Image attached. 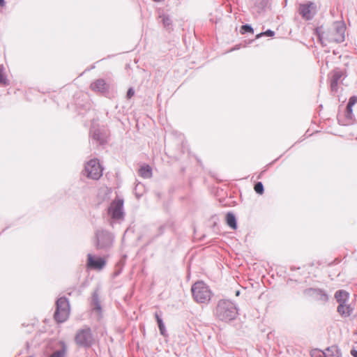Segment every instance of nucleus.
I'll list each match as a JSON object with an SVG mask.
<instances>
[{
  "instance_id": "obj_19",
  "label": "nucleus",
  "mask_w": 357,
  "mask_h": 357,
  "mask_svg": "<svg viewBox=\"0 0 357 357\" xmlns=\"http://www.w3.org/2000/svg\"><path fill=\"white\" fill-rule=\"evenodd\" d=\"M139 175L144 178H150L152 174L151 168L149 166H142L139 171Z\"/></svg>"
},
{
  "instance_id": "obj_6",
  "label": "nucleus",
  "mask_w": 357,
  "mask_h": 357,
  "mask_svg": "<svg viewBox=\"0 0 357 357\" xmlns=\"http://www.w3.org/2000/svg\"><path fill=\"white\" fill-rule=\"evenodd\" d=\"M102 167L98 160L92 159L84 167V174L89 178L97 180L102 175Z\"/></svg>"
},
{
  "instance_id": "obj_30",
  "label": "nucleus",
  "mask_w": 357,
  "mask_h": 357,
  "mask_svg": "<svg viewBox=\"0 0 357 357\" xmlns=\"http://www.w3.org/2000/svg\"><path fill=\"white\" fill-rule=\"evenodd\" d=\"M142 188H143L142 184L138 183L136 185L135 190V193H136L137 197H139V196H140V195H138V193L137 192V190L138 189L141 190Z\"/></svg>"
},
{
  "instance_id": "obj_2",
  "label": "nucleus",
  "mask_w": 357,
  "mask_h": 357,
  "mask_svg": "<svg viewBox=\"0 0 357 357\" xmlns=\"http://www.w3.org/2000/svg\"><path fill=\"white\" fill-rule=\"evenodd\" d=\"M216 316L222 321H231L238 314L237 308L234 303L229 300H220L216 307Z\"/></svg>"
},
{
  "instance_id": "obj_15",
  "label": "nucleus",
  "mask_w": 357,
  "mask_h": 357,
  "mask_svg": "<svg viewBox=\"0 0 357 357\" xmlns=\"http://www.w3.org/2000/svg\"><path fill=\"white\" fill-rule=\"evenodd\" d=\"M352 309L349 305H347V303H340L337 307V312L343 316H349L351 313Z\"/></svg>"
},
{
  "instance_id": "obj_25",
  "label": "nucleus",
  "mask_w": 357,
  "mask_h": 357,
  "mask_svg": "<svg viewBox=\"0 0 357 357\" xmlns=\"http://www.w3.org/2000/svg\"><path fill=\"white\" fill-rule=\"evenodd\" d=\"M274 35V32L271 30H267L264 33H261L259 35H257V38L261 36H273Z\"/></svg>"
},
{
  "instance_id": "obj_24",
  "label": "nucleus",
  "mask_w": 357,
  "mask_h": 357,
  "mask_svg": "<svg viewBox=\"0 0 357 357\" xmlns=\"http://www.w3.org/2000/svg\"><path fill=\"white\" fill-rule=\"evenodd\" d=\"M160 17L162 18V23L165 27H167L171 24L172 21L168 16H166L164 15L160 16Z\"/></svg>"
},
{
  "instance_id": "obj_13",
  "label": "nucleus",
  "mask_w": 357,
  "mask_h": 357,
  "mask_svg": "<svg viewBox=\"0 0 357 357\" xmlns=\"http://www.w3.org/2000/svg\"><path fill=\"white\" fill-rule=\"evenodd\" d=\"M342 73L339 70H335L332 73V77L331 81V88L333 91H337L339 79L342 77Z\"/></svg>"
},
{
  "instance_id": "obj_21",
  "label": "nucleus",
  "mask_w": 357,
  "mask_h": 357,
  "mask_svg": "<svg viewBox=\"0 0 357 357\" xmlns=\"http://www.w3.org/2000/svg\"><path fill=\"white\" fill-rule=\"evenodd\" d=\"M155 318H156V320H157V322H158V327H159L160 333L162 335H165V325H164V324L162 322V319L158 316V314H155Z\"/></svg>"
},
{
  "instance_id": "obj_9",
  "label": "nucleus",
  "mask_w": 357,
  "mask_h": 357,
  "mask_svg": "<svg viewBox=\"0 0 357 357\" xmlns=\"http://www.w3.org/2000/svg\"><path fill=\"white\" fill-rule=\"evenodd\" d=\"M75 342L83 347H89L93 342V337L89 328L80 330L75 336Z\"/></svg>"
},
{
  "instance_id": "obj_31",
  "label": "nucleus",
  "mask_w": 357,
  "mask_h": 357,
  "mask_svg": "<svg viewBox=\"0 0 357 357\" xmlns=\"http://www.w3.org/2000/svg\"><path fill=\"white\" fill-rule=\"evenodd\" d=\"M351 354L354 357H357V351H356V350H351Z\"/></svg>"
},
{
  "instance_id": "obj_12",
  "label": "nucleus",
  "mask_w": 357,
  "mask_h": 357,
  "mask_svg": "<svg viewBox=\"0 0 357 357\" xmlns=\"http://www.w3.org/2000/svg\"><path fill=\"white\" fill-rule=\"evenodd\" d=\"M90 87L91 90L100 93L106 91L108 89L107 84H106L105 81L102 79H99L94 81L91 84Z\"/></svg>"
},
{
  "instance_id": "obj_33",
  "label": "nucleus",
  "mask_w": 357,
  "mask_h": 357,
  "mask_svg": "<svg viewBox=\"0 0 357 357\" xmlns=\"http://www.w3.org/2000/svg\"><path fill=\"white\" fill-rule=\"evenodd\" d=\"M154 1H157V2H159V1H161L162 0H153Z\"/></svg>"
},
{
  "instance_id": "obj_20",
  "label": "nucleus",
  "mask_w": 357,
  "mask_h": 357,
  "mask_svg": "<svg viewBox=\"0 0 357 357\" xmlns=\"http://www.w3.org/2000/svg\"><path fill=\"white\" fill-rule=\"evenodd\" d=\"M66 347L63 343H62V349L59 351H54L50 357H64L66 354Z\"/></svg>"
},
{
  "instance_id": "obj_22",
  "label": "nucleus",
  "mask_w": 357,
  "mask_h": 357,
  "mask_svg": "<svg viewBox=\"0 0 357 357\" xmlns=\"http://www.w3.org/2000/svg\"><path fill=\"white\" fill-rule=\"evenodd\" d=\"M3 67L0 65V84L7 85V79L3 72Z\"/></svg>"
},
{
  "instance_id": "obj_34",
  "label": "nucleus",
  "mask_w": 357,
  "mask_h": 357,
  "mask_svg": "<svg viewBox=\"0 0 357 357\" xmlns=\"http://www.w3.org/2000/svg\"><path fill=\"white\" fill-rule=\"evenodd\" d=\"M238 294H239V291H238L236 292V295L238 296Z\"/></svg>"
},
{
  "instance_id": "obj_11",
  "label": "nucleus",
  "mask_w": 357,
  "mask_h": 357,
  "mask_svg": "<svg viewBox=\"0 0 357 357\" xmlns=\"http://www.w3.org/2000/svg\"><path fill=\"white\" fill-rule=\"evenodd\" d=\"M87 266L90 268L101 270L105 266V261L101 257H95L91 254H89Z\"/></svg>"
},
{
  "instance_id": "obj_28",
  "label": "nucleus",
  "mask_w": 357,
  "mask_h": 357,
  "mask_svg": "<svg viewBox=\"0 0 357 357\" xmlns=\"http://www.w3.org/2000/svg\"><path fill=\"white\" fill-rule=\"evenodd\" d=\"M134 94H135L134 90L132 88L129 89L127 92L128 98H130L131 97H132L134 96Z\"/></svg>"
},
{
  "instance_id": "obj_23",
  "label": "nucleus",
  "mask_w": 357,
  "mask_h": 357,
  "mask_svg": "<svg viewBox=\"0 0 357 357\" xmlns=\"http://www.w3.org/2000/svg\"><path fill=\"white\" fill-rule=\"evenodd\" d=\"M255 190L257 193L261 195L264 192V186L261 182H258L255 185Z\"/></svg>"
},
{
  "instance_id": "obj_29",
  "label": "nucleus",
  "mask_w": 357,
  "mask_h": 357,
  "mask_svg": "<svg viewBox=\"0 0 357 357\" xmlns=\"http://www.w3.org/2000/svg\"><path fill=\"white\" fill-rule=\"evenodd\" d=\"M93 136L94 139H96L98 141H100V143H103L104 140L99 136V134L94 132Z\"/></svg>"
},
{
  "instance_id": "obj_10",
  "label": "nucleus",
  "mask_w": 357,
  "mask_h": 357,
  "mask_svg": "<svg viewBox=\"0 0 357 357\" xmlns=\"http://www.w3.org/2000/svg\"><path fill=\"white\" fill-rule=\"evenodd\" d=\"M305 294L309 297H311L314 300L321 302L323 303H325L328 301V294L325 291L321 289H307L305 290Z\"/></svg>"
},
{
  "instance_id": "obj_32",
  "label": "nucleus",
  "mask_w": 357,
  "mask_h": 357,
  "mask_svg": "<svg viewBox=\"0 0 357 357\" xmlns=\"http://www.w3.org/2000/svg\"><path fill=\"white\" fill-rule=\"evenodd\" d=\"M5 5V1L4 0H0V6H3Z\"/></svg>"
},
{
  "instance_id": "obj_4",
  "label": "nucleus",
  "mask_w": 357,
  "mask_h": 357,
  "mask_svg": "<svg viewBox=\"0 0 357 357\" xmlns=\"http://www.w3.org/2000/svg\"><path fill=\"white\" fill-rule=\"evenodd\" d=\"M108 215L114 221H121L124 218L123 199L116 197L108 208Z\"/></svg>"
},
{
  "instance_id": "obj_26",
  "label": "nucleus",
  "mask_w": 357,
  "mask_h": 357,
  "mask_svg": "<svg viewBox=\"0 0 357 357\" xmlns=\"http://www.w3.org/2000/svg\"><path fill=\"white\" fill-rule=\"evenodd\" d=\"M93 305H94L93 309L95 310H96L98 312V313H100L101 311V307H100V304L99 303V302L97 300H96L94 301Z\"/></svg>"
},
{
  "instance_id": "obj_14",
  "label": "nucleus",
  "mask_w": 357,
  "mask_h": 357,
  "mask_svg": "<svg viewBox=\"0 0 357 357\" xmlns=\"http://www.w3.org/2000/svg\"><path fill=\"white\" fill-rule=\"evenodd\" d=\"M335 298L339 304L347 303L349 299V294L344 290H339L335 294Z\"/></svg>"
},
{
  "instance_id": "obj_5",
  "label": "nucleus",
  "mask_w": 357,
  "mask_h": 357,
  "mask_svg": "<svg viewBox=\"0 0 357 357\" xmlns=\"http://www.w3.org/2000/svg\"><path fill=\"white\" fill-rule=\"evenodd\" d=\"M70 314V305L66 298H60L56 301L54 318L57 322H64Z\"/></svg>"
},
{
  "instance_id": "obj_17",
  "label": "nucleus",
  "mask_w": 357,
  "mask_h": 357,
  "mask_svg": "<svg viewBox=\"0 0 357 357\" xmlns=\"http://www.w3.org/2000/svg\"><path fill=\"white\" fill-rule=\"evenodd\" d=\"M357 102V97L352 96L349 98L348 105L347 106V118L352 119V107Z\"/></svg>"
},
{
  "instance_id": "obj_16",
  "label": "nucleus",
  "mask_w": 357,
  "mask_h": 357,
  "mask_svg": "<svg viewBox=\"0 0 357 357\" xmlns=\"http://www.w3.org/2000/svg\"><path fill=\"white\" fill-rule=\"evenodd\" d=\"M324 357H340V352L337 347L333 346L326 349V351L323 353Z\"/></svg>"
},
{
  "instance_id": "obj_7",
  "label": "nucleus",
  "mask_w": 357,
  "mask_h": 357,
  "mask_svg": "<svg viewBox=\"0 0 357 357\" xmlns=\"http://www.w3.org/2000/svg\"><path fill=\"white\" fill-rule=\"evenodd\" d=\"M98 248H108L112 245L113 236L105 231H98L96 233Z\"/></svg>"
},
{
  "instance_id": "obj_27",
  "label": "nucleus",
  "mask_w": 357,
  "mask_h": 357,
  "mask_svg": "<svg viewBox=\"0 0 357 357\" xmlns=\"http://www.w3.org/2000/svg\"><path fill=\"white\" fill-rule=\"evenodd\" d=\"M242 29L246 32H253L252 28L248 24L242 26Z\"/></svg>"
},
{
  "instance_id": "obj_1",
  "label": "nucleus",
  "mask_w": 357,
  "mask_h": 357,
  "mask_svg": "<svg viewBox=\"0 0 357 357\" xmlns=\"http://www.w3.org/2000/svg\"><path fill=\"white\" fill-rule=\"evenodd\" d=\"M346 27L342 22H335L327 30L318 27L316 31L322 43L326 42L341 43L344 40Z\"/></svg>"
},
{
  "instance_id": "obj_18",
  "label": "nucleus",
  "mask_w": 357,
  "mask_h": 357,
  "mask_svg": "<svg viewBox=\"0 0 357 357\" xmlns=\"http://www.w3.org/2000/svg\"><path fill=\"white\" fill-rule=\"evenodd\" d=\"M227 224L233 229L237 228L236 220L235 215L231 213H228L226 215Z\"/></svg>"
},
{
  "instance_id": "obj_3",
  "label": "nucleus",
  "mask_w": 357,
  "mask_h": 357,
  "mask_svg": "<svg viewBox=\"0 0 357 357\" xmlns=\"http://www.w3.org/2000/svg\"><path fill=\"white\" fill-rule=\"evenodd\" d=\"M195 301L199 303H207L210 301L212 292L209 287L202 281L195 282L191 289Z\"/></svg>"
},
{
  "instance_id": "obj_8",
  "label": "nucleus",
  "mask_w": 357,
  "mask_h": 357,
  "mask_svg": "<svg viewBox=\"0 0 357 357\" xmlns=\"http://www.w3.org/2000/svg\"><path fill=\"white\" fill-rule=\"evenodd\" d=\"M298 13L306 20H311L316 13V5L311 1L301 3Z\"/></svg>"
}]
</instances>
